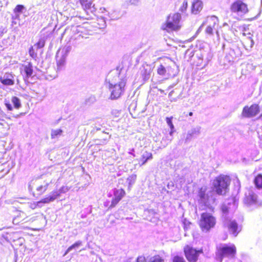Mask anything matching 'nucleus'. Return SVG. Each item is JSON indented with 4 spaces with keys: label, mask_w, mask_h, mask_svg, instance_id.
<instances>
[{
    "label": "nucleus",
    "mask_w": 262,
    "mask_h": 262,
    "mask_svg": "<svg viewBox=\"0 0 262 262\" xmlns=\"http://www.w3.org/2000/svg\"><path fill=\"white\" fill-rule=\"evenodd\" d=\"M216 224V219L212 213L204 212L201 214L198 221L199 226L203 232H209L215 228Z\"/></svg>",
    "instance_id": "obj_1"
},
{
    "label": "nucleus",
    "mask_w": 262,
    "mask_h": 262,
    "mask_svg": "<svg viewBox=\"0 0 262 262\" xmlns=\"http://www.w3.org/2000/svg\"><path fill=\"white\" fill-rule=\"evenodd\" d=\"M231 183L230 177L226 175L221 174L213 180V189L218 195H225L229 189Z\"/></svg>",
    "instance_id": "obj_2"
},
{
    "label": "nucleus",
    "mask_w": 262,
    "mask_h": 262,
    "mask_svg": "<svg viewBox=\"0 0 262 262\" xmlns=\"http://www.w3.org/2000/svg\"><path fill=\"white\" fill-rule=\"evenodd\" d=\"M181 19V14L178 12L168 15L165 22L162 24L161 29L167 32H173L179 30L181 25L180 21Z\"/></svg>",
    "instance_id": "obj_3"
},
{
    "label": "nucleus",
    "mask_w": 262,
    "mask_h": 262,
    "mask_svg": "<svg viewBox=\"0 0 262 262\" xmlns=\"http://www.w3.org/2000/svg\"><path fill=\"white\" fill-rule=\"evenodd\" d=\"M157 72L158 75L167 77H173L177 74L174 63L168 58L162 60V62L158 67Z\"/></svg>",
    "instance_id": "obj_4"
},
{
    "label": "nucleus",
    "mask_w": 262,
    "mask_h": 262,
    "mask_svg": "<svg viewBox=\"0 0 262 262\" xmlns=\"http://www.w3.org/2000/svg\"><path fill=\"white\" fill-rule=\"evenodd\" d=\"M237 253V249L235 245H224L217 248L216 255L222 261L223 258H234Z\"/></svg>",
    "instance_id": "obj_5"
},
{
    "label": "nucleus",
    "mask_w": 262,
    "mask_h": 262,
    "mask_svg": "<svg viewBox=\"0 0 262 262\" xmlns=\"http://www.w3.org/2000/svg\"><path fill=\"white\" fill-rule=\"evenodd\" d=\"M126 84V80L124 78L120 79L115 84L110 83L108 89L111 92L110 98L114 100L120 98L124 92Z\"/></svg>",
    "instance_id": "obj_6"
},
{
    "label": "nucleus",
    "mask_w": 262,
    "mask_h": 262,
    "mask_svg": "<svg viewBox=\"0 0 262 262\" xmlns=\"http://www.w3.org/2000/svg\"><path fill=\"white\" fill-rule=\"evenodd\" d=\"M183 252L188 262H197L200 255L204 253L202 248L196 249L188 245L184 247Z\"/></svg>",
    "instance_id": "obj_7"
},
{
    "label": "nucleus",
    "mask_w": 262,
    "mask_h": 262,
    "mask_svg": "<svg viewBox=\"0 0 262 262\" xmlns=\"http://www.w3.org/2000/svg\"><path fill=\"white\" fill-rule=\"evenodd\" d=\"M230 11L232 14L244 15L247 14L249 9L248 5L242 0H235L230 6Z\"/></svg>",
    "instance_id": "obj_8"
},
{
    "label": "nucleus",
    "mask_w": 262,
    "mask_h": 262,
    "mask_svg": "<svg viewBox=\"0 0 262 262\" xmlns=\"http://www.w3.org/2000/svg\"><path fill=\"white\" fill-rule=\"evenodd\" d=\"M50 183L43 178H37L32 181V185H37L34 191H32V195L35 198L41 196L47 190Z\"/></svg>",
    "instance_id": "obj_9"
},
{
    "label": "nucleus",
    "mask_w": 262,
    "mask_h": 262,
    "mask_svg": "<svg viewBox=\"0 0 262 262\" xmlns=\"http://www.w3.org/2000/svg\"><path fill=\"white\" fill-rule=\"evenodd\" d=\"M60 190H54L52 191L50 195L41 199L39 201L31 203L30 208L32 209H35L39 206L40 204H49L50 202H53L60 195L61 192Z\"/></svg>",
    "instance_id": "obj_10"
},
{
    "label": "nucleus",
    "mask_w": 262,
    "mask_h": 262,
    "mask_svg": "<svg viewBox=\"0 0 262 262\" xmlns=\"http://www.w3.org/2000/svg\"><path fill=\"white\" fill-rule=\"evenodd\" d=\"M260 112V107L258 104L246 105L243 107L242 115L245 118H251L257 115Z\"/></svg>",
    "instance_id": "obj_11"
},
{
    "label": "nucleus",
    "mask_w": 262,
    "mask_h": 262,
    "mask_svg": "<svg viewBox=\"0 0 262 262\" xmlns=\"http://www.w3.org/2000/svg\"><path fill=\"white\" fill-rule=\"evenodd\" d=\"M206 23L208 25L205 29V32L207 34L212 35L213 30L215 29L219 25V19L217 17L212 16L207 18Z\"/></svg>",
    "instance_id": "obj_12"
},
{
    "label": "nucleus",
    "mask_w": 262,
    "mask_h": 262,
    "mask_svg": "<svg viewBox=\"0 0 262 262\" xmlns=\"http://www.w3.org/2000/svg\"><path fill=\"white\" fill-rule=\"evenodd\" d=\"M125 191L122 189H118L114 190V198L111 201V204L108 207V208H112L115 207L118 203L122 200V199L125 195Z\"/></svg>",
    "instance_id": "obj_13"
},
{
    "label": "nucleus",
    "mask_w": 262,
    "mask_h": 262,
    "mask_svg": "<svg viewBox=\"0 0 262 262\" xmlns=\"http://www.w3.org/2000/svg\"><path fill=\"white\" fill-rule=\"evenodd\" d=\"M226 227L227 228L230 234L236 236L241 231V228L239 226L235 220H229L226 223Z\"/></svg>",
    "instance_id": "obj_14"
},
{
    "label": "nucleus",
    "mask_w": 262,
    "mask_h": 262,
    "mask_svg": "<svg viewBox=\"0 0 262 262\" xmlns=\"http://www.w3.org/2000/svg\"><path fill=\"white\" fill-rule=\"evenodd\" d=\"M252 36V34L250 32H248L247 33L244 32L242 34L241 41L244 47L246 49L251 48L254 45Z\"/></svg>",
    "instance_id": "obj_15"
},
{
    "label": "nucleus",
    "mask_w": 262,
    "mask_h": 262,
    "mask_svg": "<svg viewBox=\"0 0 262 262\" xmlns=\"http://www.w3.org/2000/svg\"><path fill=\"white\" fill-rule=\"evenodd\" d=\"M164 259L159 255L153 256H140L137 259V262H164Z\"/></svg>",
    "instance_id": "obj_16"
},
{
    "label": "nucleus",
    "mask_w": 262,
    "mask_h": 262,
    "mask_svg": "<svg viewBox=\"0 0 262 262\" xmlns=\"http://www.w3.org/2000/svg\"><path fill=\"white\" fill-rule=\"evenodd\" d=\"M203 8V4L201 0H194L191 4V10L192 13H199Z\"/></svg>",
    "instance_id": "obj_17"
},
{
    "label": "nucleus",
    "mask_w": 262,
    "mask_h": 262,
    "mask_svg": "<svg viewBox=\"0 0 262 262\" xmlns=\"http://www.w3.org/2000/svg\"><path fill=\"white\" fill-rule=\"evenodd\" d=\"M152 159V154L151 152L144 150L142 152L141 157L139 159V164L140 166L144 165L148 160Z\"/></svg>",
    "instance_id": "obj_18"
},
{
    "label": "nucleus",
    "mask_w": 262,
    "mask_h": 262,
    "mask_svg": "<svg viewBox=\"0 0 262 262\" xmlns=\"http://www.w3.org/2000/svg\"><path fill=\"white\" fill-rule=\"evenodd\" d=\"M200 130L201 127L199 126L191 129L187 133L186 139L190 140L193 138L197 137L201 133Z\"/></svg>",
    "instance_id": "obj_19"
},
{
    "label": "nucleus",
    "mask_w": 262,
    "mask_h": 262,
    "mask_svg": "<svg viewBox=\"0 0 262 262\" xmlns=\"http://www.w3.org/2000/svg\"><path fill=\"white\" fill-rule=\"evenodd\" d=\"M253 183L258 190L262 189V174L258 173L256 174L253 179Z\"/></svg>",
    "instance_id": "obj_20"
},
{
    "label": "nucleus",
    "mask_w": 262,
    "mask_h": 262,
    "mask_svg": "<svg viewBox=\"0 0 262 262\" xmlns=\"http://www.w3.org/2000/svg\"><path fill=\"white\" fill-rule=\"evenodd\" d=\"M23 71L27 78L31 77L33 73L32 63L31 62H29L27 64L24 66Z\"/></svg>",
    "instance_id": "obj_21"
},
{
    "label": "nucleus",
    "mask_w": 262,
    "mask_h": 262,
    "mask_svg": "<svg viewBox=\"0 0 262 262\" xmlns=\"http://www.w3.org/2000/svg\"><path fill=\"white\" fill-rule=\"evenodd\" d=\"M9 171V167L7 163H0V177H3Z\"/></svg>",
    "instance_id": "obj_22"
},
{
    "label": "nucleus",
    "mask_w": 262,
    "mask_h": 262,
    "mask_svg": "<svg viewBox=\"0 0 262 262\" xmlns=\"http://www.w3.org/2000/svg\"><path fill=\"white\" fill-rule=\"evenodd\" d=\"M0 81L2 84L6 85H12L14 83V80L12 78L5 76L0 77Z\"/></svg>",
    "instance_id": "obj_23"
},
{
    "label": "nucleus",
    "mask_w": 262,
    "mask_h": 262,
    "mask_svg": "<svg viewBox=\"0 0 262 262\" xmlns=\"http://www.w3.org/2000/svg\"><path fill=\"white\" fill-rule=\"evenodd\" d=\"M10 118L7 117L5 114L0 113V125L5 126H9Z\"/></svg>",
    "instance_id": "obj_24"
},
{
    "label": "nucleus",
    "mask_w": 262,
    "mask_h": 262,
    "mask_svg": "<svg viewBox=\"0 0 262 262\" xmlns=\"http://www.w3.org/2000/svg\"><path fill=\"white\" fill-rule=\"evenodd\" d=\"M80 3L84 10L86 11L91 8L92 4L91 0H80Z\"/></svg>",
    "instance_id": "obj_25"
},
{
    "label": "nucleus",
    "mask_w": 262,
    "mask_h": 262,
    "mask_svg": "<svg viewBox=\"0 0 262 262\" xmlns=\"http://www.w3.org/2000/svg\"><path fill=\"white\" fill-rule=\"evenodd\" d=\"M45 40L43 39H40L34 45V47L37 49L42 48L45 46Z\"/></svg>",
    "instance_id": "obj_26"
},
{
    "label": "nucleus",
    "mask_w": 262,
    "mask_h": 262,
    "mask_svg": "<svg viewBox=\"0 0 262 262\" xmlns=\"http://www.w3.org/2000/svg\"><path fill=\"white\" fill-rule=\"evenodd\" d=\"M82 245V242L81 241H77L74 243L73 245L70 246L67 250L66 253H68L69 251L72 250L73 249H76L78 248L79 246H80Z\"/></svg>",
    "instance_id": "obj_27"
},
{
    "label": "nucleus",
    "mask_w": 262,
    "mask_h": 262,
    "mask_svg": "<svg viewBox=\"0 0 262 262\" xmlns=\"http://www.w3.org/2000/svg\"><path fill=\"white\" fill-rule=\"evenodd\" d=\"M171 262H187L182 256L174 255L171 258Z\"/></svg>",
    "instance_id": "obj_28"
},
{
    "label": "nucleus",
    "mask_w": 262,
    "mask_h": 262,
    "mask_svg": "<svg viewBox=\"0 0 262 262\" xmlns=\"http://www.w3.org/2000/svg\"><path fill=\"white\" fill-rule=\"evenodd\" d=\"M62 133V130L61 129H57L53 130L51 132V136L52 139L57 137L58 136H60Z\"/></svg>",
    "instance_id": "obj_29"
},
{
    "label": "nucleus",
    "mask_w": 262,
    "mask_h": 262,
    "mask_svg": "<svg viewBox=\"0 0 262 262\" xmlns=\"http://www.w3.org/2000/svg\"><path fill=\"white\" fill-rule=\"evenodd\" d=\"M34 46H31L29 50V55L33 58L35 59L37 57V52L35 51Z\"/></svg>",
    "instance_id": "obj_30"
},
{
    "label": "nucleus",
    "mask_w": 262,
    "mask_h": 262,
    "mask_svg": "<svg viewBox=\"0 0 262 262\" xmlns=\"http://www.w3.org/2000/svg\"><path fill=\"white\" fill-rule=\"evenodd\" d=\"M12 102L15 108H18L20 106L19 99L17 97H13L12 98Z\"/></svg>",
    "instance_id": "obj_31"
},
{
    "label": "nucleus",
    "mask_w": 262,
    "mask_h": 262,
    "mask_svg": "<svg viewBox=\"0 0 262 262\" xmlns=\"http://www.w3.org/2000/svg\"><path fill=\"white\" fill-rule=\"evenodd\" d=\"M187 7H188V2L186 0H185L182 2L181 7L179 8V10L181 12H184L186 11Z\"/></svg>",
    "instance_id": "obj_32"
},
{
    "label": "nucleus",
    "mask_w": 262,
    "mask_h": 262,
    "mask_svg": "<svg viewBox=\"0 0 262 262\" xmlns=\"http://www.w3.org/2000/svg\"><path fill=\"white\" fill-rule=\"evenodd\" d=\"M172 119H173L172 117L166 118V122H167V124L168 125V126H169V127L170 128L171 133L173 132V130L174 129V125L172 122Z\"/></svg>",
    "instance_id": "obj_33"
},
{
    "label": "nucleus",
    "mask_w": 262,
    "mask_h": 262,
    "mask_svg": "<svg viewBox=\"0 0 262 262\" xmlns=\"http://www.w3.org/2000/svg\"><path fill=\"white\" fill-rule=\"evenodd\" d=\"M199 195L200 198L204 199L205 196V190L203 188H201L199 189Z\"/></svg>",
    "instance_id": "obj_34"
},
{
    "label": "nucleus",
    "mask_w": 262,
    "mask_h": 262,
    "mask_svg": "<svg viewBox=\"0 0 262 262\" xmlns=\"http://www.w3.org/2000/svg\"><path fill=\"white\" fill-rule=\"evenodd\" d=\"M24 8V6L21 5H17L14 9L15 12H21Z\"/></svg>",
    "instance_id": "obj_35"
},
{
    "label": "nucleus",
    "mask_w": 262,
    "mask_h": 262,
    "mask_svg": "<svg viewBox=\"0 0 262 262\" xmlns=\"http://www.w3.org/2000/svg\"><path fill=\"white\" fill-rule=\"evenodd\" d=\"M221 210L224 213H227L228 212V208L226 206H222Z\"/></svg>",
    "instance_id": "obj_36"
},
{
    "label": "nucleus",
    "mask_w": 262,
    "mask_h": 262,
    "mask_svg": "<svg viewBox=\"0 0 262 262\" xmlns=\"http://www.w3.org/2000/svg\"><path fill=\"white\" fill-rule=\"evenodd\" d=\"M53 32V30H48L46 31V34H44V35H46V37H49L52 34Z\"/></svg>",
    "instance_id": "obj_37"
},
{
    "label": "nucleus",
    "mask_w": 262,
    "mask_h": 262,
    "mask_svg": "<svg viewBox=\"0 0 262 262\" xmlns=\"http://www.w3.org/2000/svg\"><path fill=\"white\" fill-rule=\"evenodd\" d=\"M119 113V111L115 110L112 112V115H114L115 117H119V116L117 115V114H118Z\"/></svg>",
    "instance_id": "obj_38"
},
{
    "label": "nucleus",
    "mask_w": 262,
    "mask_h": 262,
    "mask_svg": "<svg viewBox=\"0 0 262 262\" xmlns=\"http://www.w3.org/2000/svg\"><path fill=\"white\" fill-rule=\"evenodd\" d=\"M6 106L9 110L11 111L12 110V107L10 104L6 103Z\"/></svg>",
    "instance_id": "obj_39"
},
{
    "label": "nucleus",
    "mask_w": 262,
    "mask_h": 262,
    "mask_svg": "<svg viewBox=\"0 0 262 262\" xmlns=\"http://www.w3.org/2000/svg\"><path fill=\"white\" fill-rule=\"evenodd\" d=\"M144 75H149L150 74V73L148 72H146V70H145V73L143 74Z\"/></svg>",
    "instance_id": "obj_40"
},
{
    "label": "nucleus",
    "mask_w": 262,
    "mask_h": 262,
    "mask_svg": "<svg viewBox=\"0 0 262 262\" xmlns=\"http://www.w3.org/2000/svg\"><path fill=\"white\" fill-rule=\"evenodd\" d=\"M18 199H23V200H28V198H27V197L18 198Z\"/></svg>",
    "instance_id": "obj_41"
},
{
    "label": "nucleus",
    "mask_w": 262,
    "mask_h": 262,
    "mask_svg": "<svg viewBox=\"0 0 262 262\" xmlns=\"http://www.w3.org/2000/svg\"><path fill=\"white\" fill-rule=\"evenodd\" d=\"M29 190L31 191H32V190H33V188L32 187H31V185L30 184L29 186Z\"/></svg>",
    "instance_id": "obj_42"
},
{
    "label": "nucleus",
    "mask_w": 262,
    "mask_h": 262,
    "mask_svg": "<svg viewBox=\"0 0 262 262\" xmlns=\"http://www.w3.org/2000/svg\"><path fill=\"white\" fill-rule=\"evenodd\" d=\"M188 115H189V116H192V115H193V113H192V112H189Z\"/></svg>",
    "instance_id": "obj_43"
},
{
    "label": "nucleus",
    "mask_w": 262,
    "mask_h": 262,
    "mask_svg": "<svg viewBox=\"0 0 262 262\" xmlns=\"http://www.w3.org/2000/svg\"><path fill=\"white\" fill-rule=\"evenodd\" d=\"M61 65V63H57V66H58V69L60 68V66Z\"/></svg>",
    "instance_id": "obj_44"
},
{
    "label": "nucleus",
    "mask_w": 262,
    "mask_h": 262,
    "mask_svg": "<svg viewBox=\"0 0 262 262\" xmlns=\"http://www.w3.org/2000/svg\"><path fill=\"white\" fill-rule=\"evenodd\" d=\"M47 29H48V28H44L42 29V31H46Z\"/></svg>",
    "instance_id": "obj_45"
},
{
    "label": "nucleus",
    "mask_w": 262,
    "mask_h": 262,
    "mask_svg": "<svg viewBox=\"0 0 262 262\" xmlns=\"http://www.w3.org/2000/svg\"><path fill=\"white\" fill-rule=\"evenodd\" d=\"M211 211H212V212H213V211H214V208H213V207H212V208H211Z\"/></svg>",
    "instance_id": "obj_46"
}]
</instances>
